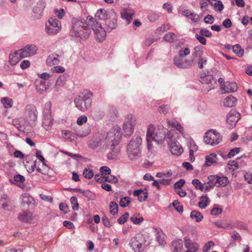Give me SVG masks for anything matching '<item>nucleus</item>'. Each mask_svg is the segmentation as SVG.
Segmentation results:
<instances>
[{"label":"nucleus","mask_w":252,"mask_h":252,"mask_svg":"<svg viewBox=\"0 0 252 252\" xmlns=\"http://www.w3.org/2000/svg\"><path fill=\"white\" fill-rule=\"evenodd\" d=\"M95 17L104 22V28H103L93 17H90L88 19L98 41L102 42L105 39L106 32H110L117 27L118 16L113 9H99L95 13Z\"/></svg>","instance_id":"obj_1"},{"label":"nucleus","mask_w":252,"mask_h":252,"mask_svg":"<svg viewBox=\"0 0 252 252\" xmlns=\"http://www.w3.org/2000/svg\"><path fill=\"white\" fill-rule=\"evenodd\" d=\"M121 135V128L118 125L113 126L107 133L105 132V145L111 151L107 154L108 159L115 158L119 154L120 150L116 146L119 144Z\"/></svg>","instance_id":"obj_2"},{"label":"nucleus","mask_w":252,"mask_h":252,"mask_svg":"<svg viewBox=\"0 0 252 252\" xmlns=\"http://www.w3.org/2000/svg\"><path fill=\"white\" fill-rule=\"evenodd\" d=\"M90 18L88 17L87 20H89ZM71 22L72 28L69 32L70 36L79 40L86 39L89 37L91 32L89 27V25L91 26L89 21L88 23L84 19L73 18Z\"/></svg>","instance_id":"obj_3"},{"label":"nucleus","mask_w":252,"mask_h":252,"mask_svg":"<svg viewBox=\"0 0 252 252\" xmlns=\"http://www.w3.org/2000/svg\"><path fill=\"white\" fill-rule=\"evenodd\" d=\"M167 131V129L162 126H159L157 129H155L153 125H149L147 131L148 149L149 150L151 149L152 141H155L158 144L162 143L165 140Z\"/></svg>","instance_id":"obj_4"},{"label":"nucleus","mask_w":252,"mask_h":252,"mask_svg":"<svg viewBox=\"0 0 252 252\" xmlns=\"http://www.w3.org/2000/svg\"><path fill=\"white\" fill-rule=\"evenodd\" d=\"M92 96L93 94L91 92L84 90L74 99L76 107L81 111H87L91 106Z\"/></svg>","instance_id":"obj_5"},{"label":"nucleus","mask_w":252,"mask_h":252,"mask_svg":"<svg viewBox=\"0 0 252 252\" xmlns=\"http://www.w3.org/2000/svg\"><path fill=\"white\" fill-rule=\"evenodd\" d=\"M142 138L137 136L133 137L127 147V154L130 160H136L141 155Z\"/></svg>","instance_id":"obj_6"},{"label":"nucleus","mask_w":252,"mask_h":252,"mask_svg":"<svg viewBox=\"0 0 252 252\" xmlns=\"http://www.w3.org/2000/svg\"><path fill=\"white\" fill-rule=\"evenodd\" d=\"M137 123V118L133 114H129L125 117L122 125V134L125 137H129L133 134Z\"/></svg>","instance_id":"obj_7"},{"label":"nucleus","mask_w":252,"mask_h":252,"mask_svg":"<svg viewBox=\"0 0 252 252\" xmlns=\"http://www.w3.org/2000/svg\"><path fill=\"white\" fill-rule=\"evenodd\" d=\"M61 30V22L55 18H50L45 25V31L50 35L57 34Z\"/></svg>","instance_id":"obj_8"},{"label":"nucleus","mask_w":252,"mask_h":252,"mask_svg":"<svg viewBox=\"0 0 252 252\" xmlns=\"http://www.w3.org/2000/svg\"><path fill=\"white\" fill-rule=\"evenodd\" d=\"M25 117L26 121L31 125H34L38 117L36 107L33 104H28L25 107Z\"/></svg>","instance_id":"obj_9"},{"label":"nucleus","mask_w":252,"mask_h":252,"mask_svg":"<svg viewBox=\"0 0 252 252\" xmlns=\"http://www.w3.org/2000/svg\"><path fill=\"white\" fill-rule=\"evenodd\" d=\"M51 102H49L45 105V110L44 112V118L42 122V126L44 128L48 130H49L53 124V118L51 116Z\"/></svg>","instance_id":"obj_10"},{"label":"nucleus","mask_w":252,"mask_h":252,"mask_svg":"<svg viewBox=\"0 0 252 252\" xmlns=\"http://www.w3.org/2000/svg\"><path fill=\"white\" fill-rule=\"evenodd\" d=\"M220 140V134L215 130H210L205 133V135L204 137L205 143L211 145L218 144Z\"/></svg>","instance_id":"obj_11"},{"label":"nucleus","mask_w":252,"mask_h":252,"mask_svg":"<svg viewBox=\"0 0 252 252\" xmlns=\"http://www.w3.org/2000/svg\"><path fill=\"white\" fill-rule=\"evenodd\" d=\"M240 119V114L234 110L230 111L226 116V125L229 129L234 128Z\"/></svg>","instance_id":"obj_12"},{"label":"nucleus","mask_w":252,"mask_h":252,"mask_svg":"<svg viewBox=\"0 0 252 252\" xmlns=\"http://www.w3.org/2000/svg\"><path fill=\"white\" fill-rule=\"evenodd\" d=\"M184 58L180 57H174V64L180 68H189L191 67L193 64V59H185Z\"/></svg>","instance_id":"obj_13"},{"label":"nucleus","mask_w":252,"mask_h":252,"mask_svg":"<svg viewBox=\"0 0 252 252\" xmlns=\"http://www.w3.org/2000/svg\"><path fill=\"white\" fill-rule=\"evenodd\" d=\"M199 81L202 84L208 86L207 88V92L214 89V85L216 83V81L214 79L212 75L206 74L204 72L200 73Z\"/></svg>","instance_id":"obj_14"},{"label":"nucleus","mask_w":252,"mask_h":252,"mask_svg":"<svg viewBox=\"0 0 252 252\" xmlns=\"http://www.w3.org/2000/svg\"><path fill=\"white\" fill-rule=\"evenodd\" d=\"M104 136L105 132L96 133L94 137V139L89 142V147L91 149H94L100 146L102 143H104L105 145Z\"/></svg>","instance_id":"obj_15"},{"label":"nucleus","mask_w":252,"mask_h":252,"mask_svg":"<svg viewBox=\"0 0 252 252\" xmlns=\"http://www.w3.org/2000/svg\"><path fill=\"white\" fill-rule=\"evenodd\" d=\"M185 246L187 249L185 252H197L199 249L198 244L191 241L189 238L185 237L184 238Z\"/></svg>","instance_id":"obj_16"},{"label":"nucleus","mask_w":252,"mask_h":252,"mask_svg":"<svg viewBox=\"0 0 252 252\" xmlns=\"http://www.w3.org/2000/svg\"><path fill=\"white\" fill-rule=\"evenodd\" d=\"M22 54L23 57L26 58L36 54L37 47L35 45L26 46L24 48L19 50Z\"/></svg>","instance_id":"obj_17"},{"label":"nucleus","mask_w":252,"mask_h":252,"mask_svg":"<svg viewBox=\"0 0 252 252\" xmlns=\"http://www.w3.org/2000/svg\"><path fill=\"white\" fill-rule=\"evenodd\" d=\"M135 14V11L131 8H125L121 13V17L123 19H126L127 24H129Z\"/></svg>","instance_id":"obj_18"},{"label":"nucleus","mask_w":252,"mask_h":252,"mask_svg":"<svg viewBox=\"0 0 252 252\" xmlns=\"http://www.w3.org/2000/svg\"><path fill=\"white\" fill-rule=\"evenodd\" d=\"M20 52L18 50L9 55V62L11 65H16L22 59L24 58Z\"/></svg>","instance_id":"obj_19"},{"label":"nucleus","mask_w":252,"mask_h":252,"mask_svg":"<svg viewBox=\"0 0 252 252\" xmlns=\"http://www.w3.org/2000/svg\"><path fill=\"white\" fill-rule=\"evenodd\" d=\"M168 145L171 153L174 155L179 156L183 152V149L178 141L173 142Z\"/></svg>","instance_id":"obj_20"},{"label":"nucleus","mask_w":252,"mask_h":252,"mask_svg":"<svg viewBox=\"0 0 252 252\" xmlns=\"http://www.w3.org/2000/svg\"><path fill=\"white\" fill-rule=\"evenodd\" d=\"M33 219L32 213L29 211H24L19 213L18 220L23 222H29Z\"/></svg>","instance_id":"obj_21"},{"label":"nucleus","mask_w":252,"mask_h":252,"mask_svg":"<svg viewBox=\"0 0 252 252\" xmlns=\"http://www.w3.org/2000/svg\"><path fill=\"white\" fill-rule=\"evenodd\" d=\"M237 90V85L234 82H226V85H223L222 87V91L226 94L235 92Z\"/></svg>","instance_id":"obj_22"},{"label":"nucleus","mask_w":252,"mask_h":252,"mask_svg":"<svg viewBox=\"0 0 252 252\" xmlns=\"http://www.w3.org/2000/svg\"><path fill=\"white\" fill-rule=\"evenodd\" d=\"M172 252H182L183 250V242L181 239L173 241L170 246Z\"/></svg>","instance_id":"obj_23"},{"label":"nucleus","mask_w":252,"mask_h":252,"mask_svg":"<svg viewBox=\"0 0 252 252\" xmlns=\"http://www.w3.org/2000/svg\"><path fill=\"white\" fill-rule=\"evenodd\" d=\"M178 137V133L175 129H171L167 131L165 134V140L167 142L168 144H171L173 142L178 141L177 138Z\"/></svg>","instance_id":"obj_24"},{"label":"nucleus","mask_w":252,"mask_h":252,"mask_svg":"<svg viewBox=\"0 0 252 252\" xmlns=\"http://www.w3.org/2000/svg\"><path fill=\"white\" fill-rule=\"evenodd\" d=\"M133 195L138 197L139 201H144L148 198V191L146 189L144 190L141 189L134 190L133 193Z\"/></svg>","instance_id":"obj_25"},{"label":"nucleus","mask_w":252,"mask_h":252,"mask_svg":"<svg viewBox=\"0 0 252 252\" xmlns=\"http://www.w3.org/2000/svg\"><path fill=\"white\" fill-rule=\"evenodd\" d=\"M219 160L217 156L215 153H211L210 155L205 157V163L206 166H210L216 163Z\"/></svg>","instance_id":"obj_26"},{"label":"nucleus","mask_w":252,"mask_h":252,"mask_svg":"<svg viewBox=\"0 0 252 252\" xmlns=\"http://www.w3.org/2000/svg\"><path fill=\"white\" fill-rule=\"evenodd\" d=\"M236 98L231 95H230L225 98L223 101V105L227 107H234L236 105Z\"/></svg>","instance_id":"obj_27"},{"label":"nucleus","mask_w":252,"mask_h":252,"mask_svg":"<svg viewBox=\"0 0 252 252\" xmlns=\"http://www.w3.org/2000/svg\"><path fill=\"white\" fill-rule=\"evenodd\" d=\"M58 57L57 55H49L46 60L47 64L50 66L58 65L60 62Z\"/></svg>","instance_id":"obj_28"},{"label":"nucleus","mask_w":252,"mask_h":252,"mask_svg":"<svg viewBox=\"0 0 252 252\" xmlns=\"http://www.w3.org/2000/svg\"><path fill=\"white\" fill-rule=\"evenodd\" d=\"M130 247L135 252H140L142 248V244L136 238H132L129 243Z\"/></svg>","instance_id":"obj_29"},{"label":"nucleus","mask_w":252,"mask_h":252,"mask_svg":"<svg viewBox=\"0 0 252 252\" xmlns=\"http://www.w3.org/2000/svg\"><path fill=\"white\" fill-rule=\"evenodd\" d=\"M216 182H217L216 187L220 188L226 186L228 183L229 180L226 177L217 175Z\"/></svg>","instance_id":"obj_30"},{"label":"nucleus","mask_w":252,"mask_h":252,"mask_svg":"<svg viewBox=\"0 0 252 252\" xmlns=\"http://www.w3.org/2000/svg\"><path fill=\"white\" fill-rule=\"evenodd\" d=\"M62 133L63 134V137L68 141L72 142L76 139L75 134L69 130H63L62 131Z\"/></svg>","instance_id":"obj_31"},{"label":"nucleus","mask_w":252,"mask_h":252,"mask_svg":"<svg viewBox=\"0 0 252 252\" xmlns=\"http://www.w3.org/2000/svg\"><path fill=\"white\" fill-rule=\"evenodd\" d=\"M203 47L201 46H196L192 52V56H193V60L195 58L199 59L202 58L203 55Z\"/></svg>","instance_id":"obj_32"},{"label":"nucleus","mask_w":252,"mask_h":252,"mask_svg":"<svg viewBox=\"0 0 252 252\" xmlns=\"http://www.w3.org/2000/svg\"><path fill=\"white\" fill-rule=\"evenodd\" d=\"M190 218L191 219H195L196 222H200L202 220L203 215L198 211H192L190 213Z\"/></svg>","instance_id":"obj_33"},{"label":"nucleus","mask_w":252,"mask_h":252,"mask_svg":"<svg viewBox=\"0 0 252 252\" xmlns=\"http://www.w3.org/2000/svg\"><path fill=\"white\" fill-rule=\"evenodd\" d=\"M215 1V2H213V1H210L211 5L213 7L214 9L220 12L224 8L222 2L220 0H218Z\"/></svg>","instance_id":"obj_34"},{"label":"nucleus","mask_w":252,"mask_h":252,"mask_svg":"<svg viewBox=\"0 0 252 252\" xmlns=\"http://www.w3.org/2000/svg\"><path fill=\"white\" fill-rule=\"evenodd\" d=\"M65 83L64 76L61 75L57 79L55 85V89L58 91L63 86Z\"/></svg>","instance_id":"obj_35"},{"label":"nucleus","mask_w":252,"mask_h":252,"mask_svg":"<svg viewBox=\"0 0 252 252\" xmlns=\"http://www.w3.org/2000/svg\"><path fill=\"white\" fill-rule=\"evenodd\" d=\"M233 51L239 57H242L244 54V50L239 44H236L232 47Z\"/></svg>","instance_id":"obj_36"},{"label":"nucleus","mask_w":252,"mask_h":252,"mask_svg":"<svg viewBox=\"0 0 252 252\" xmlns=\"http://www.w3.org/2000/svg\"><path fill=\"white\" fill-rule=\"evenodd\" d=\"M183 14L185 16L189 17L192 20H193L195 22L199 20V17L197 14L191 12L189 10H184L183 12Z\"/></svg>","instance_id":"obj_37"},{"label":"nucleus","mask_w":252,"mask_h":252,"mask_svg":"<svg viewBox=\"0 0 252 252\" xmlns=\"http://www.w3.org/2000/svg\"><path fill=\"white\" fill-rule=\"evenodd\" d=\"M108 114L113 119H115L118 117L119 113L118 110L114 106H109L108 110Z\"/></svg>","instance_id":"obj_38"},{"label":"nucleus","mask_w":252,"mask_h":252,"mask_svg":"<svg viewBox=\"0 0 252 252\" xmlns=\"http://www.w3.org/2000/svg\"><path fill=\"white\" fill-rule=\"evenodd\" d=\"M176 35L174 33L168 32L164 36L163 39L168 42H173L176 40Z\"/></svg>","instance_id":"obj_39"},{"label":"nucleus","mask_w":252,"mask_h":252,"mask_svg":"<svg viewBox=\"0 0 252 252\" xmlns=\"http://www.w3.org/2000/svg\"><path fill=\"white\" fill-rule=\"evenodd\" d=\"M1 102L5 108H9L12 107L13 101L11 99L7 97H3L1 99Z\"/></svg>","instance_id":"obj_40"},{"label":"nucleus","mask_w":252,"mask_h":252,"mask_svg":"<svg viewBox=\"0 0 252 252\" xmlns=\"http://www.w3.org/2000/svg\"><path fill=\"white\" fill-rule=\"evenodd\" d=\"M110 212L113 215H115L118 213V205L115 202L112 201L110 203Z\"/></svg>","instance_id":"obj_41"},{"label":"nucleus","mask_w":252,"mask_h":252,"mask_svg":"<svg viewBox=\"0 0 252 252\" xmlns=\"http://www.w3.org/2000/svg\"><path fill=\"white\" fill-rule=\"evenodd\" d=\"M201 201L198 203V206L201 209H204L207 205V201L209 200L206 196H202L201 198Z\"/></svg>","instance_id":"obj_42"},{"label":"nucleus","mask_w":252,"mask_h":252,"mask_svg":"<svg viewBox=\"0 0 252 252\" xmlns=\"http://www.w3.org/2000/svg\"><path fill=\"white\" fill-rule=\"evenodd\" d=\"M192 184L194 186L195 188L201 191L203 190L204 187L203 185L198 179H193L192 181Z\"/></svg>","instance_id":"obj_43"},{"label":"nucleus","mask_w":252,"mask_h":252,"mask_svg":"<svg viewBox=\"0 0 252 252\" xmlns=\"http://www.w3.org/2000/svg\"><path fill=\"white\" fill-rule=\"evenodd\" d=\"M22 202L24 204H29L33 200L32 197L30 196L27 193L22 194Z\"/></svg>","instance_id":"obj_44"},{"label":"nucleus","mask_w":252,"mask_h":252,"mask_svg":"<svg viewBox=\"0 0 252 252\" xmlns=\"http://www.w3.org/2000/svg\"><path fill=\"white\" fill-rule=\"evenodd\" d=\"M190 54V50L188 48L180 50L178 52V55L175 57H180V58H185Z\"/></svg>","instance_id":"obj_45"},{"label":"nucleus","mask_w":252,"mask_h":252,"mask_svg":"<svg viewBox=\"0 0 252 252\" xmlns=\"http://www.w3.org/2000/svg\"><path fill=\"white\" fill-rule=\"evenodd\" d=\"M83 175L85 178L88 179H91L93 178L94 176V172L93 170L92 169L85 168L84 170Z\"/></svg>","instance_id":"obj_46"},{"label":"nucleus","mask_w":252,"mask_h":252,"mask_svg":"<svg viewBox=\"0 0 252 252\" xmlns=\"http://www.w3.org/2000/svg\"><path fill=\"white\" fill-rule=\"evenodd\" d=\"M174 208L179 213H182L183 211V207L177 200H175L173 202Z\"/></svg>","instance_id":"obj_47"},{"label":"nucleus","mask_w":252,"mask_h":252,"mask_svg":"<svg viewBox=\"0 0 252 252\" xmlns=\"http://www.w3.org/2000/svg\"><path fill=\"white\" fill-rule=\"evenodd\" d=\"M130 202V200L128 197H124L120 199V205L122 207H126Z\"/></svg>","instance_id":"obj_48"},{"label":"nucleus","mask_w":252,"mask_h":252,"mask_svg":"<svg viewBox=\"0 0 252 252\" xmlns=\"http://www.w3.org/2000/svg\"><path fill=\"white\" fill-rule=\"evenodd\" d=\"M103 180H104V182H108L111 183H116L118 182L117 178L113 175H109L107 177L104 176Z\"/></svg>","instance_id":"obj_49"},{"label":"nucleus","mask_w":252,"mask_h":252,"mask_svg":"<svg viewBox=\"0 0 252 252\" xmlns=\"http://www.w3.org/2000/svg\"><path fill=\"white\" fill-rule=\"evenodd\" d=\"M214 245L215 244L213 241H208L205 244L203 249V252H208L211 250V248L214 246Z\"/></svg>","instance_id":"obj_50"},{"label":"nucleus","mask_w":252,"mask_h":252,"mask_svg":"<svg viewBox=\"0 0 252 252\" xmlns=\"http://www.w3.org/2000/svg\"><path fill=\"white\" fill-rule=\"evenodd\" d=\"M160 16L159 13H152L148 17V19L152 22L156 21Z\"/></svg>","instance_id":"obj_51"},{"label":"nucleus","mask_w":252,"mask_h":252,"mask_svg":"<svg viewBox=\"0 0 252 252\" xmlns=\"http://www.w3.org/2000/svg\"><path fill=\"white\" fill-rule=\"evenodd\" d=\"M188 145L189 147V151L195 152L198 150V146L192 140L189 141Z\"/></svg>","instance_id":"obj_52"},{"label":"nucleus","mask_w":252,"mask_h":252,"mask_svg":"<svg viewBox=\"0 0 252 252\" xmlns=\"http://www.w3.org/2000/svg\"><path fill=\"white\" fill-rule=\"evenodd\" d=\"M70 202L73 205L72 209L74 210H78L79 208V204L77 202V199L75 196H72L70 198Z\"/></svg>","instance_id":"obj_53"},{"label":"nucleus","mask_w":252,"mask_h":252,"mask_svg":"<svg viewBox=\"0 0 252 252\" xmlns=\"http://www.w3.org/2000/svg\"><path fill=\"white\" fill-rule=\"evenodd\" d=\"M217 175L209 176L208 177V182H207V184H211L213 187H216L217 182H216V180L217 179Z\"/></svg>","instance_id":"obj_54"},{"label":"nucleus","mask_w":252,"mask_h":252,"mask_svg":"<svg viewBox=\"0 0 252 252\" xmlns=\"http://www.w3.org/2000/svg\"><path fill=\"white\" fill-rule=\"evenodd\" d=\"M129 213L128 212L125 213V214L122 217L118 219V222L120 224H124L125 222H126Z\"/></svg>","instance_id":"obj_55"},{"label":"nucleus","mask_w":252,"mask_h":252,"mask_svg":"<svg viewBox=\"0 0 252 252\" xmlns=\"http://www.w3.org/2000/svg\"><path fill=\"white\" fill-rule=\"evenodd\" d=\"M130 220L133 223L136 224H138L144 220L143 217L137 218L136 216L131 217Z\"/></svg>","instance_id":"obj_56"},{"label":"nucleus","mask_w":252,"mask_h":252,"mask_svg":"<svg viewBox=\"0 0 252 252\" xmlns=\"http://www.w3.org/2000/svg\"><path fill=\"white\" fill-rule=\"evenodd\" d=\"M199 33L203 36H206L207 37H210L212 36L211 32L206 29H201L199 32Z\"/></svg>","instance_id":"obj_57"},{"label":"nucleus","mask_w":252,"mask_h":252,"mask_svg":"<svg viewBox=\"0 0 252 252\" xmlns=\"http://www.w3.org/2000/svg\"><path fill=\"white\" fill-rule=\"evenodd\" d=\"M207 60L206 58H200L198 59L197 64L198 67L200 69H202L204 67V64L207 63Z\"/></svg>","instance_id":"obj_58"},{"label":"nucleus","mask_w":252,"mask_h":252,"mask_svg":"<svg viewBox=\"0 0 252 252\" xmlns=\"http://www.w3.org/2000/svg\"><path fill=\"white\" fill-rule=\"evenodd\" d=\"M215 19L214 17L210 14H208L204 18V21L206 24H211L214 23Z\"/></svg>","instance_id":"obj_59"},{"label":"nucleus","mask_w":252,"mask_h":252,"mask_svg":"<svg viewBox=\"0 0 252 252\" xmlns=\"http://www.w3.org/2000/svg\"><path fill=\"white\" fill-rule=\"evenodd\" d=\"M228 165L229 166V168L233 170L238 168L239 165L237 162L234 160H230L228 163Z\"/></svg>","instance_id":"obj_60"},{"label":"nucleus","mask_w":252,"mask_h":252,"mask_svg":"<svg viewBox=\"0 0 252 252\" xmlns=\"http://www.w3.org/2000/svg\"><path fill=\"white\" fill-rule=\"evenodd\" d=\"M240 148H234L231 149L229 152L227 157L228 158H231L234 157L236 154L240 152Z\"/></svg>","instance_id":"obj_61"},{"label":"nucleus","mask_w":252,"mask_h":252,"mask_svg":"<svg viewBox=\"0 0 252 252\" xmlns=\"http://www.w3.org/2000/svg\"><path fill=\"white\" fill-rule=\"evenodd\" d=\"M100 171L101 173V174L103 175H109L111 173L110 169L107 166H102L100 168Z\"/></svg>","instance_id":"obj_62"},{"label":"nucleus","mask_w":252,"mask_h":252,"mask_svg":"<svg viewBox=\"0 0 252 252\" xmlns=\"http://www.w3.org/2000/svg\"><path fill=\"white\" fill-rule=\"evenodd\" d=\"M168 108H169V107L168 105H163L160 106V107H158V111L160 113H163L164 114H166L167 113V112L168 111Z\"/></svg>","instance_id":"obj_63"},{"label":"nucleus","mask_w":252,"mask_h":252,"mask_svg":"<svg viewBox=\"0 0 252 252\" xmlns=\"http://www.w3.org/2000/svg\"><path fill=\"white\" fill-rule=\"evenodd\" d=\"M87 121V117L85 115H83V116H80L78 118L77 121V124L79 126H81L84 123H86Z\"/></svg>","instance_id":"obj_64"}]
</instances>
